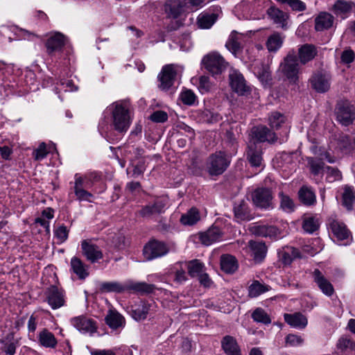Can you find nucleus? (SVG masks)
<instances>
[{"label": "nucleus", "instance_id": "30", "mask_svg": "<svg viewBox=\"0 0 355 355\" xmlns=\"http://www.w3.org/2000/svg\"><path fill=\"white\" fill-rule=\"evenodd\" d=\"M279 257L284 265H290L293 260L300 259L302 256L298 249L286 246L279 252Z\"/></svg>", "mask_w": 355, "mask_h": 355}, {"label": "nucleus", "instance_id": "46", "mask_svg": "<svg viewBox=\"0 0 355 355\" xmlns=\"http://www.w3.org/2000/svg\"><path fill=\"white\" fill-rule=\"evenodd\" d=\"M126 287L127 283L125 284L124 285H122L120 283L116 282H103L101 284L100 291L102 293H123L124 291H127Z\"/></svg>", "mask_w": 355, "mask_h": 355}, {"label": "nucleus", "instance_id": "20", "mask_svg": "<svg viewBox=\"0 0 355 355\" xmlns=\"http://www.w3.org/2000/svg\"><path fill=\"white\" fill-rule=\"evenodd\" d=\"M233 211L237 222L250 220L253 218L248 205L244 200L234 203Z\"/></svg>", "mask_w": 355, "mask_h": 355}, {"label": "nucleus", "instance_id": "14", "mask_svg": "<svg viewBox=\"0 0 355 355\" xmlns=\"http://www.w3.org/2000/svg\"><path fill=\"white\" fill-rule=\"evenodd\" d=\"M246 157L250 164L253 167H259L262 164V149L253 141H250L246 150Z\"/></svg>", "mask_w": 355, "mask_h": 355}, {"label": "nucleus", "instance_id": "31", "mask_svg": "<svg viewBox=\"0 0 355 355\" xmlns=\"http://www.w3.org/2000/svg\"><path fill=\"white\" fill-rule=\"evenodd\" d=\"M320 225V218L317 215L304 214L302 216V229L309 234L317 231Z\"/></svg>", "mask_w": 355, "mask_h": 355}, {"label": "nucleus", "instance_id": "42", "mask_svg": "<svg viewBox=\"0 0 355 355\" xmlns=\"http://www.w3.org/2000/svg\"><path fill=\"white\" fill-rule=\"evenodd\" d=\"M150 305L145 302H140L132 310V316L136 320H142L147 318Z\"/></svg>", "mask_w": 355, "mask_h": 355}, {"label": "nucleus", "instance_id": "44", "mask_svg": "<svg viewBox=\"0 0 355 355\" xmlns=\"http://www.w3.org/2000/svg\"><path fill=\"white\" fill-rule=\"evenodd\" d=\"M269 290V286L263 284L258 280H254L252 284L248 287V296L250 297H257Z\"/></svg>", "mask_w": 355, "mask_h": 355}, {"label": "nucleus", "instance_id": "39", "mask_svg": "<svg viewBox=\"0 0 355 355\" xmlns=\"http://www.w3.org/2000/svg\"><path fill=\"white\" fill-rule=\"evenodd\" d=\"M200 220L199 210L196 207H191L180 218V223L184 225L192 226Z\"/></svg>", "mask_w": 355, "mask_h": 355}, {"label": "nucleus", "instance_id": "17", "mask_svg": "<svg viewBox=\"0 0 355 355\" xmlns=\"http://www.w3.org/2000/svg\"><path fill=\"white\" fill-rule=\"evenodd\" d=\"M46 298L49 304L53 309H58L64 304L63 291L57 286H51L46 291Z\"/></svg>", "mask_w": 355, "mask_h": 355}, {"label": "nucleus", "instance_id": "53", "mask_svg": "<svg viewBox=\"0 0 355 355\" xmlns=\"http://www.w3.org/2000/svg\"><path fill=\"white\" fill-rule=\"evenodd\" d=\"M225 46L234 55L241 49V44L239 42V37L236 32H232L226 42Z\"/></svg>", "mask_w": 355, "mask_h": 355}, {"label": "nucleus", "instance_id": "26", "mask_svg": "<svg viewBox=\"0 0 355 355\" xmlns=\"http://www.w3.org/2000/svg\"><path fill=\"white\" fill-rule=\"evenodd\" d=\"M70 267L71 270L78 276L79 279L84 280L89 276V266L77 257L71 258Z\"/></svg>", "mask_w": 355, "mask_h": 355}, {"label": "nucleus", "instance_id": "60", "mask_svg": "<svg viewBox=\"0 0 355 355\" xmlns=\"http://www.w3.org/2000/svg\"><path fill=\"white\" fill-rule=\"evenodd\" d=\"M180 98L184 104L191 105L194 104L196 96L191 90H187L182 92Z\"/></svg>", "mask_w": 355, "mask_h": 355}, {"label": "nucleus", "instance_id": "48", "mask_svg": "<svg viewBox=\"0 0 355 355\" xmlns=\"http://www.w3.org/2000/svg\"><path fill=\"white\" fill-rule=\"evenodd\" d=\"M283 44V37L279 33H274L267 40L266 47L270 52H276Z\"/></svg>", "mask_w": 355, "mask_h": 355}, {"label": "nucleus", "instance_id": "51", "mask_svg": "<svg viewBox=\"0 0 355 355\" xmlns=\"http://www.w3.org/2000/svg\"><path fill=\"white\" fill-rule=\"evenodd\" d=\"M215 14H200L198 17V25L201 28H209L216 21Z\"/></svg>", "mask_w": 355, "mask_h": 355}, {"label": "nucleus", "instance_id": "59", "mask_svg": "<svg viewBox=\"0 0 355 355\" xmlns=\"http://www.w3.org/2000/svg\"><path fill=\"white\" fill-rule=\"evenodd\" d=\"M48 155L45 143H41L38 148L33 152V156L37 161L42 160Z\"/></svg>", "mask_w": 355, "mask_h": 355}, {"label": "nucleus", "instance_id": "45", "mask_svg": "<svg viewBox=\"0 0 355 355\" xmlns=\"http://www.w3.org/2000/svg\"><path fill=\"white\" fill-rule=\"evenodd\" d=\"M355 201V192L352 187L345 186L342 196V205L348 210L352 209Z\"/></svg>", "mask_w": 355, "mask_h": 355}, {"label": "nucleus", "instance_id": "58", "mask_svg": "<svg viewBox=\"0 0 355 355\" xmlns=\"http://www.w3.org/2000/svg\"><path fill=\"white\" fill-rule=\"evenodd\" d=\"M168 118V114L162 110L155 111L149 116V119L155 123H164Z\"/></svg>", "mask_w": 355, "mask_h": 355}, {"label": "nucleus", "instance_id": "19", "mask_svg": "<svg viewBox=\"0 0 355 355\" xmlns=\"http://www.w3.org/2000/svg\"><path fill=\"white\" fill-rule=\"evenodd\" d=\"M299 201L305 206L311 207L317 202L316 195L313 189L308 185H302L297 191Z\"/></svg>", "mask_w": 355, "mask_h": 355}, {"label": "nucleus", "instance_id": "3", "mask_svg": "<svg viewBox=\"0 0 355 355\" xmlns=\"http://www.w3.org/2000/svg\"><path fill=\"white\" fill-rule=\"evenodd\" d=\"M231 162V158L224 151H216L211 154L206 162V169L211 175L223 174L228 168Z\"/></svg>", "mask_w": 355, "mask_h": 355}, {"label": "nucleus", "instance_id": "25", "mask_svg": "<svg viewBox=\"0 0 355 355\" xmlns=\"http://www.w3.org/2000/svg\"><path fill=\"white\" fill-rule=\"evenodd\" d=\"M251 251V257L256 263L261 262L266 257L267 247L263 242L250 241L248 243Z\"/></svg>", "mask_w": 355, "mask_h": 355}, {"label": "nucleus", "instance_id": "4", "mask_svg": "<svg viewBox=\"0 0 355 355\" xmlns=\"http://www.w3.org/2000/svg\"><path fill=\"white\" fill-rule=\"evenodd\" d=\"M334 114L339 123L348 126L355 121V106L348 100H340L336 104Z\"/></svg>", "mask_w": 355, "mask_h": 355}, {"label": "nucleus", "instance_id": "22", "mask_svg": "<svg viewBox=\"0 0 355 355\" xmlns=\"http://www.w3.org/2000/svg\"><path fill=\"white\" fill-rule=\"evenodd\" d=\"M222 232L219 227L212 226L204 232L199 233V239L205 245H209L219 241L222 238Z\"/></svg>", "mask_w": 355, "mask_h": 355}, {"label": "nucleus", "instance_id": "56", "mask_svg": "<svg viewBox=\"0 0 355 355\" xmlns=\"http://www.w3.org/2000/svg\"><path fill=\"white\" fill-rule=\"evenodd\" d=\"M211 87L212 83L209 76H202L200 77L198 88L202 94L209 92Z\"/></svg>", "mask_w": 355, "mask_h": 355}, {"label": "nucleus", "instance_id": "37", "mask_svg": "<svg viewBox=\"0 0 355 355\" xmlns=\"http://www.w3.org/2000/svg\"><path fill=\"white\" fill-rule=\"evenodd\" d=\"M338 147L345 154L350 153L355 149V139L348 135H342L338 139Z\"/></svg>", "mask_w": 355, "mask_h": 355}, {"label": "nucleus", "instance_id": "43", "mask_svg": "<svg viewBox=\"0 0 355 355\" xmlns=\"http://www.w3.org/2000/svg\"><path fill=\"white\" fill-rule=\"evenodd\" d=\"M279 198V207L284 211L287 213L293 212L295 209V204L294 200L283 191H280L278 193Z\"/></svg>", "mask_w": 355, "mask_h": 355}, {"label": "nucleus", "instance_id": "27", "mask_svg": "<svg viewBox=\"0 0 355 355\" xmlns=\"http://www.w3.org/2000/svg\"><path fill=\"white\" fill-rule=\"evenodd\" d=\"M105 321L112 329L123 327L125 324V318L116 310H109L105 318Z\"/></svg>", "mask_w": 355, "mask_h": 355}, {"label": "nucleus", "instance_id": "9", "mask_svg": "<svg viewBox=\"0 0 355 355\" xmlns=\"http://www.w3.org/2000/svg\"><path fill=\"white\" fill-rule=\"evenodd\" d=\"M83 255L92 263L97 262L103 257L100 248L91 239H85L81 242Z\"/></svg>", "mask_w": 355, "mask_h": 355}, {"label": "nucleus", "instance_id": "52", "mask_svg": "<svg viewBox=\"0 0 355 355\" xmlns=\"http://www.w3.org/2000/svg\"><path fill=\"white\" fill-rule=\"evenodd\" d=\"M324 173L326 174V180L328 182L332 183L339 181L342 179V173L336 167L326 166Z\"/></svg>", "mask_w": 355, "mask_h": 355}, {"label": "nucleus", "instance_id": "24", "mask_svg": "<svg viewBox=\"0 0 355 355\" xmlns=\"http://www.w3.org/2000/svg\"><path fill=\"white\" fill-rule=\"evenodd\" d=\"M285 322L292 327L303 329L308 324L307 318L300 312L284 313Z\"/></svg>", "mask_w": 355, "mask_h": 355}, {"label": "nucleus", "instance_id": "29", "mask_svg": "<svg viewBox=\"0 0 355 355\" xmlns=\"http://www.w3.org/2000/svg\"><path fill=\"white\" fill-rule=\"evenodd\" d=\"M334 16L327 12H321L315 19V29L322 31L330 28L334 24Z\"/></svg>", "mask_w": 355, "mask_h": 355}, {"label": "nucleus", "instance_id": "12", "mask_svg": "<svg viewBox=\"0 0 355 355\" xmlns=\"http://www.w3.org/2000/svg\"><path fill=\"white\" fill-rule=\"evenodd\" d=\"M251 135L254 139L260 143L267 141L273 144L277 140L275 132L266 125L253 127L251 130Z\"/></svg>", "mask_w": 355, "mask_h": 355}, {"label": "nucleus", "instance_id": "6", "mask_svg": "<svg viewBox=\"0 0 355 355\" xmlns=\"http://www.w3.org/2000/svg\"><path fill=\"white\" fill-rule=\"evenodd\" d=\"M168 252V246L164 242L156 239L150 240L143 248V255L146 261L164 257Z\"/></svg>", "mask_w": 355, "mask_h": 355}, {"label": "nucleus", "instance_id": "55", "mask_svg": "<svg viewBox=\"0 0 355 355\" xmlns=\"http://www.w3.org/2000/svg\"><path fill=\"white\" fill-rule=\"evenodd\" d=\"M336 347L341 352L347 349L355 350V343L347 337H341L338 340Z\"/></svg>", "mask_w": 355, "mask_h": 355}, {"label": "nucleus", "instance_id": "21", "mask_svg": "<svg viewBox=\"0 0 355 355\" xmlns=\"http://www.w3.org/2000/svg\"><path fill=\"white\" fill-rule=\"evenodd\" d=\"M65 36L60 33H55L50 36L45 43L47 53L49 55L62 50L65 44Z\"/></svg>", "mask_w": 355, "mask_h": 355}, {"label": "nucleus", "instance_id": "36", "mask_svg": "<svg viewBox=\"0 0 355 355\" xmlns=\"http://www.w3.org/2000/svg\"><path fill=\"white\" fill-rule=\"evenodd\" d=\"M268 17L273 21L275 24H280L284 26L288 16L286 12L280 10L275 6H272L267 10Z\"/></svg>", "mask_w": 355, "mask_h": 355}, {"label": "nucleus", "instance_id": "28", "mask_svg": "<svg viewBox=\"0 0 355 355\" xmlns=\"http://www.w3.org/2000/svg\"><path fill=\"white\" fill-rule=\"evenodd\" d=\"M37 339L40 345L46 348L55 349L58 345L54 334L46 328L39 332Z\"/></svg>", "mask_w": 355, "mask_h": 355}, {"label": "nucleus", "instance_id": "57", "mask_svg": "<svg viewBox=\"0 0 355 355\" xmlns=\"http://www.w3.org/2000/svg\"><path fill=\"white\" fill-rule=\"evenodd\" d=\"M69 232L67 227L62 225L55 230L54 235L60 243H63L67 239Z\"/></svg>", "mask_w": 355, "mask_h": 355}, {"label": "nucleus", "instance_id": "38", "mask_svg": "<svg viewBox=\"0 0 355 355\" xmlns=\"http://www.w3.org/2000/svg\"><path fill=\"white\" fill-rule=\"evenodd\" d=\"M220 268L226 273H234L238 268L236 258L230 254L222 255L220 257Z\"/></svg>", "mask_w": 355, "mask_h": 355}, {"label": "nucleus", "instance_id": "47", "mask_svg": "<svg viewBox=\"0 0 355 355\" xmlns=\"http://www.w3.org/2000/svg\"><path fill=\"white\" fill-rule=\"evenodd\" d=\"M286 121V116L279 112H272L268 116V124L271 128L275 130L279 129Z\"/></svg>", "mask_w": 355, "mask_h": 355}, {"label": "nucleus", "instance_id": "54", "mask_svg": "<svg viewBox=\"0 0 355 355\" xmlns=\"http://www.w3.org/2000/svg\"><path fill=\"white\" fill-rule=\"evenodd\" d=\"M253 320L257 322H261L265 324H270L271 320L267 313L261 308H257L252 314Z\"/></svg>", "mask_w": 355, "mask_h": 355}, {"label": "nucleus", "instance_id": "16", "mask_svg": "<svg viewBox=\"0 0 355 355\" xmlns=\"http://www.w3.org/2000/svg\"><path fill=\"white\" fill-rule=\"evenodd\" d=\"M327 226L334 236L339 241L346 240L350 236V232L343 222L329 218Z\"/></svg>", "mask_w": 355, "mask_h": 355}, {"label": "nucleus", "instance_id": "49", "mask_svg": "<svg viewBox=\"0 0 355 355\" xmlns=\"http://www.w3.org/2000/svg\"><path fill=\"white\" fill-rule=\"evenodd\" d=\"M205 270V264L198 259H193L187 263V270L191 277L199 276Z\"/></svg>", "mask_w": 355, "mask_h": 355}, {"label": "nucleus", "instance_id": "33", "mask_svg": "<svg viewBox=\"0 0 355 355\" xmlns=\"http://www.w3.org/2000/svg\"><path fill=\"white\" fill-rule=\"evenodd\" d=\"M126 288L127 291H133L134 293L144 295L153 293L155 289V286L146 282H130L127 283Z\"/></svg>", "mask_w": 355, "mask_h": 355}, {"label": "nucleus", "instance_id": "7", "mask_svg": "<svg viewBox=\"0 0 355 355\" xmlns=\"http://www.w3.org/2000/svg\"><path fill=\"white\" fill-rule=\"evenodd\" d=\"M253 204L261 209H268L273 208V196L270 189L259 187L254 189L251 195Z\"/></svg>", "mask_w": 355, "mask_h": 355}, {"label": "nucleus", "instance_id": "11", "mask_svg": "<svg viewBox=\"0 0 355 355\" xmlns=\"http://www.w3.org/2000/svg\"><path fill=\"white\" fill-rule=\"evenodd\" d=\"M309 82L317 92L325 93L330 88L331 77L328 74L318 71L311 76Z\"/></svg>", "mask_w": 355, "mask_h": 355}, {"label": "nucleus", "instance_id": "61", "mask_svg": "<svg viewBox=\"0 0 355 355\" xmlns=\"http://www.w3.org/2000/svg\"><path fill=\"white\" fill-rule=\"evenodd\" d=\"M303 342L304 339L298 335L288 334L286 337V343L293 347L301 345Z\"/></svg>", "mask_w": 355, "mask_h": 355}, {"label": "nucleus", "instance_id": "34", "mask_svg": "<svg viewBox=\"0 0 355 355\" xmlns=\"http://www.w3.org/2000/svg\"><path fill=\"white\" fill-rule=\"evenodd\" d=\"M221 346L227 355H241L236 339L231 336H225L221 340Z\"/></svg>", "mask_w": 355, "mask_h": 355}, {"label": "nucleus", "instance_id": "1", "mask_svg": "<svg viewBox=\"0 0 355 355\" xmlns=\"http://www.w3.org/2000/svg\"><path fill=\"white\" fill-rule=\"evenodd\" d=\"M107 112L112 114V121L114 129L120 132H125L131 123L130 112L122 103L114 102L107 107Z\"/></svg>", "mask_w": 355, "mask_h": 355}, {"label": "nucleus", "instance_id": "40", "mask_svg": "<svg viewBox=\"0 0 355 355\" xmlns=\"http://www.w3.org/2000/svg\"><path fill=\"white\" fill-rule=\"evenodd\" d=\"M306 161L309 171L314 176L319 175L324 172L326 166L322 159L308 157Z\"/></svg>", "mask_w": 355, "mask_h": 355}, {"label": "nucleus", "instance_id": "15", "mask_svg": "<svg viewBox=\"0 0 355 355\" xmlns=\"http://www.w3.org/2000/svg\"><path fill=\"white\" fill-rule=\"evenodd\" d=\"M296 53L301 64L305 65L318 55V51L315 45L304 44L299 46Z\"/></svg>", "mask_w": 355, "mask_h": 355}, {"label": "nucleus", "instance_id": "41", "mask_svg": "<svg viewBox=\"0 0 355 355\" xmlns=\"http://www.w3.org/2000/svg\"><path fill=\"white\" fill-rule=\"evenodd\" d=\"M165 204L160 200L155 202L153 205L144 207L139 214L143 217H149L153 215L159 214L163 212Z\"/></svg>", "mask_w": 355, "mask_h": 355}, {"label": "nucleus", "instance_id": "8", "mask_svg": "<svg viewBox=\"0 0 355 355\" xmlns=\"http://www.w3.org/2000/svg\"><path fill=\"white\" fill-rule=\"evenodd\" d=\"M176 75L175 65L167 64L163 67L157 76L159 82L158 87L163 91L168 90L173 86Z\"/></svg>", "mask_w": 355, "mask_h": 355}, {"label": "nucleus", "instance_id": "32", "mask_svg": "<svg viewBox=\"0 0 355 355\" xmlns=\"http://www.w3.org/2000/svg\"><path fill=\"white\" fill-rule=\"evenodd\" d=\"M251 231L254 234L262 237H275L279 234V229L274 225H254Z\"/></svg>", "mask_w": 355, "mask_h": 355}, {"label": "nucleus", "instance_id": "50", "mask_svg": "<svg viewBox=\"0 0 355 355\" xmlns=\"http://www.w3.org/2000/svg\"><path fill=\"white\" fill-rule=\"evenodd\" d=\"M13 339V334H9L4 338L0 340L3 344L2 351L5 352L6 355H14L15 354L16 345L14 343Z\"/></svg>", "mask_w": 355, "mask_h": 355}, {"label": "nucleus", "instance_id": "62", "mask_svg": "<svg viewBox=\"0 0 355 355\" xmlns=\"http://www.w3.org/2000/svg\"><path fill=\"white\" fill-rule=\"evenodd\" d=\"M259 79L264 85H269L272 80L271 72L268 68L263 67L259 73Z\"/></svg>", "mask_w": 355, "mask_h": 355}, {"label": "nucleus", "instance_id": "10", "mask_svg": "<svg viewBox=\"0 0 355 355\" xmlns=\"http://www.w3.org/2000/svg\"><path fill=\"white\" fill-rule=\"evenodd\" d=\"M311 275L313 282L324 295L327 297H331L334 294V286L318 268H315L312 272Z\"/></svg>", "mask_w": 355, "mask_h": 355}, {"label": "nucleus", "instance_id": "13", "mask_svg": "<svg viewBox=\"0 0 355 355\" xmlns=\"http://www.w3.org/2000/svg\"><path fill=\"white\" fill-rule=\"evenodd\" d=\"M355 9V3L352 1L337 0L332 6L331 10L342 19L347 18Z\"/></svg>", "mask_w": 355, "mask_h": 355}, {"label": "nucleus", "instance_id": "64", "mask_svg": "<svg viewBox=\"0 0 355 355\" xmlns=\"http://www.w3.org/2000/svg\"><path fill=\"white\" fill-rule=\"evenodd\" d=\"M74 193L79 200H86L90 202V198L93 196L91 193L87 191L84 189H77L74 190Z\"/></svg>", "mask_w": 355, "mask_h": 355}, {"label": "nucleus", "instance_id": "35", "mask_svg": "<svg viewBox=\"0 0 355 355\" xmlns=\"http://www.w3.org/2000/svg\"><path fill=\"white\" fill-rule=\"evenodd\" d=\"M186 0H171L165 5L166 12L171 17L176 19L182 13Z\"/></svg>", "mask_w": 355, "mask_h": 355}, {"label": "nucleus", "instance_id": "23", "mask_svg": "<svg viewBox=\"0 0 355 355\" xmlns=\"http://www.w3.org/2000/svg\"><path fill=\"white\" fill-rule=\"evenodd\" d=\"M71 322L78 331L84 333H94L96 331L94 321L85 316L73 318L71 319Z\"/></svg>", "mask_w": 355, "mask_h": 355}, {"label": "nucleus", "instance_id": "18", "mask_svg": "<svg viewBox=\"0 0 355 355\" xmlns=\"http://www.w3.org/2000/svg\"><path fill=\"white\" fill-rule=\"evenodd\" d=\"M230 81L232 89L240 95H245L249 92V87L246 85L243 75L237 71L230 73Z\"/></svg>", "mask_w": 355, "mask_h": 355}, {"label": "nucleus", "instance_id": "5", "mask_svg": "<svg viewBox=\"0 0 355 355\" xmlns=\"http://www.w3.org/2000/svg\"><path fill=\"white\" fill-rule=\"evenodd\" d=\"M202 64L212 76L221 74L228 66V62L217 52H211L205 55Z\"/></svg>", "mask_w": 355, "mask_h": 355}, {"label": "nucleus", "instance_id": "63", "mask_svg": "<svg viewBox=\"0 0 355 355\" xmlns=\"http://www.w3.org/2000/svg\"><path fill=\"white\" fill-rule=\"evenodd\" d=\"M355 58V53L352 49L345 50L341 54V60L345 64L352 63Z\"/></svg>", "mask_w": 355, "mask_h": 355}, {"label": "nucleus", "instance_id": "2", "mask_svg": "<svg viewBox=\"0 0 355 355\" xmlns=\"http://www.w3.org/2000/svg\"><path fill=\"white\" fill-rule=\"evenodd\" d=\"M300 64L294 49L290 50L281 62V72L290 83L296 84L299 81Z\"/></svg>", "mask_w": 355, "mask_h": 355}]
</instances>
